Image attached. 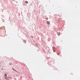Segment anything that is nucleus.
Returning <instances> with one entry per match:
<instances>
[{
  "mask_svg": "<svg viewBox=\"0 0 80 80\" xmlns=\"http://www.w3.org/2000/svg\"><path fill=\"white\" fill-rule=\"evenodd\" d=\"M47 24H48V25H50V22H49L47 21Z\"/></svg>",
  "mask_w": 80,
  "mask_h": 80,
  "instance_id": "2",
  "label": "nucleus"
},
{
  "mask_svg": "<svg viewBox=\"0 0 80 80\" xmlns=\"http://www.w3.org/2000/svg\"><path fill=\"white\" fill-rule=\"evenodd\" d=\"M12 70H14V68H12Z\"/></svg>",
  "mask_w": 80,
  "mask_h": 80,
  "instance_id": "6",
  "label": "nucleus"
},
{
  "mask_svg": "<svg viewBox=\"0 0 80 80\" xmlns=\"http://www.w3.org/2000/svg\"><path fill=\"white\" fill-rule=\"evenodd\" d=\"M25 3H28V2H27V1H26L25 2Z\"/></svg>",
  "mask_w": 80,
  "mask_h": 80,
  "instance_id": "5",
  "label": "nucleus"
},
{
  "mask_svg": "<svg viewBox=\"0 0 80 80\" xmlns=\"http://www.w3.org/2000/svg\"><path fill=\"white\" fill-rule=\"evenodd\" d=\"M47 20H48V19H47Z\"/></svg>",
  "mask_w": 80,
  "mask_h": 80,
  "instance_id": "8",
  "label": "nucleus"
},
{
  "mask_svg": "<svg viewBox=\"0 0 80 80\" xmlns=\"http://www.w3.org/2000/svg\"><path fill=\"white\" fill-rule=\"evenodd\" d=\"M15 72H17V71H16V70H15Z\"/></svg>",
  "mask_w": 80,
  "mask_h": 80,
  "instance_id": "7",
  "label": "nucleus"
},
{
  "mask_svg": "<svg viewBox=\"0 0 80 80\" xmlns=\"http://www.w3.org/2000/svg\"><path fill=\"white\" fill-rule=\"evenodd\" d=\"M58 35H60V32L58 33Z\"/></svg>",
  "mask_w": 80,
  "mask_h": 80,
  "instance_id": "3",
  "label": "nucleus"
},
{
  "mask_svg": "<svg viewBox=\"0 0 80 80\" xmlns=\"http://www.w3.org/2000/svg\"><path fill=\"white\" fill-rule=\"evenodd\" d=\"M4 75V77L5 79H6V80H7V74H5Z\"/></svg>",
  "mask_w": 80,
  "mask_h": 80,
  "instance_id": "1",
  "label": "nucleus"
},
{
  "mask_svg": "<svg viewBox=\"0 0 80 80\" xmlns=\"http://www.w3.org/2000/svg\"><path fill=\"white\" fill-rule=\"evenodd\" d=\"M23 42L24 43H26V41H25V40H24Z\"/></svg>",
  "mask_w": 80,
  "mask_h": 80,
  "instance_id": "4",
  "label": "nucleus"
}]
</instances>
